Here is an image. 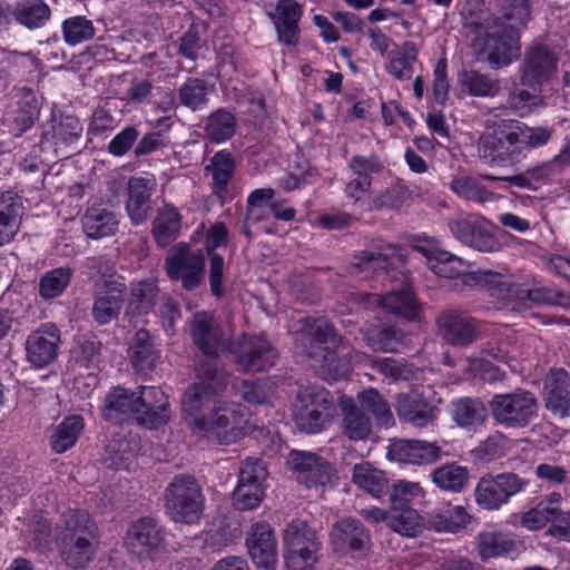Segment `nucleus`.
<instances>
[{"label": "nucleus", "mask_w": 570, "mask_h": 570, "mask_svg": "<svg viewBox=\"0 0 570 570\" xmlns=\"http://www.w3.org/2000/svg\"><path fill=\"white\" fill-rule=\"evenodd\" d=\"M371 367L393 381H407L412 377V368L392 357L371 358Z\"/></svg>", "instance_id": "nucleus-63"}, {"label": "nucleus", "mask_w": 570, "mask_h": 570, "mask_svg": "<svg viewBox=\"0 0 570 570\" xmlns=\"http://www.w3.org/2000/svg\"><path fill=\"white\" fill-rule=\"evenodd\" d=\"M532 0H502L500 17L480 10L462 13L466 35L473 36H519L531 20Z\"/></svg>", "instance_id": "nucleus-4"}, {"label": "nucleus", "mask_w": 570, "mask_h": 570, "mask_svg": "<svg viewBox=\"0 0 570 570\" xmlns=\"http://www.w3.org/2000/svg\"><path fill=\"white\" fill-rule=\"evenodd\" d=\"M198 383L189 386L181 399V407L193 417L197 426V417L208 415L215 410L216 396L223 392L229 382V375L214 362H199L197 367Z\"/></svg>", "instance_id": "nucleus-5"}, {"label": "nucleus", "mask_w": 570, "mask_h": 570, "mask_svg": "<svg viewBox=\"0 0 570 570\" xmlns=\"http://www.w3.org/2000/svg\"><path fill=\"white\" fill-rule=\"evenodd\" d=\"M284 560L288 570H315L322 540L315 528L302 519H293L283 533Z\"/></svg>", "instance_id": "nucleus-6"}, {"label": "nucleus", "mask_w": 570, "mask_h": 570, "mask_svg": "<svg viewBox=\"0 0 570 570\" xmlns=\"http://www.w3.org/2000/svg\"><path fill=\"white\" fill-rule=\"evenodd\" d=\"M205 255L202 249L194 250L188 243L174 245L164 261V269L170 281L180 282L185 291L198 288L205 274Z\"/></svg>", "instance_id": "nucleus-10"}, {"label": "nucleus", "mask_w": 570, "mask_h": 570, "mask_svg": "<svg viewBox=\"0 0 570 570\" xmlns=\"http://www.w3.org/2000/svg\"><path fill=\"white\" fill-rule=\"evenodd\" d=\"M395 411L402 421L416 428H425L436 419V407L417 390L400 393Z\"/></svg>", "instance_id": "nucleus-28"}, {"label": "nucleus", "mask_w": 570, "mask_h": 570, "mask_svg": "<svg viewBox=\"0 0 570 570\" xmlns=\"http://www.w3.org/2000/svg\"><path fill=\"white\" fill-rule=\"evenodd\" d=\"M277 357L276 348L265 337L253 335L244 338L236 364L244 373H258L273 367Z\"/></svg>", "instance_id": "nucleus-20"}, {"label": "nucleus", "mask_w": 570, "mask_h": 570, "mask_svg": "<svg viewBox=\"0 0 570 570\" xmlns=\"http://www.w3.org/2000/svg\"><path fill=\"white\" fill-rule=\"evenodd\" d=\"M454 422L461 428L483 424L488 417V409L479 399L462 397L452 403Z\"/></svg>", "instance_id": "nucleus-46"}, {"label": "nucleus", "mask_w": 570, "mask_h": 570, "mask_svg": "<svg viewBox=\"0 0 570 570\" xmlns=\"http://www.w3.org/2000/svg\"><path fill=\"white\" fill-rule=\"evenodd\" d=\"M58 528L60 530L59 538L99 540L98 525L85 510L63 512Z\"/></svg>", "instance_id": "nucleus-33"}, {"label": "nucleus", "mask_w": 570, "mask_h": 570, "mask_svg": "<svg viewBox=\"0 0 570 570\" xmlns=\"http://www.w3.org/2000/svg\"><path fill=\"white\" fill-rule=\"evenodd\" d=\"M170 403L165 392L157 386H139L135 420L148 429H158L170 420Z\"/></svg>", "instance_id": "nucleus-18"}, {"label": "nucleus", "mask_w": 570, "mask_h": 570, "mask_svg": "<svg viewBox=\"0 0 570 570\" xmlns=\"http://www.w3.org/2000/svg\"><path fill=\"white\" fill-rule=\"evenodd\" d=\"M431 478L436 488L452 493H460L469 483L470 471L466 466L451 462L435 468L431 473Z\"/></svg>", "instance_id": "nucleus-42"}, {"label": "nucleus", "mask_w": 570, "mask_h": 570, "mask_svg": "<svg viewBox=\"0 0 570 570\" xmlns=\"http://www.w3.org/2000/svg\"><path fill=\"white\" fill-rule=\"evenodd\" d=\"M126 539L131 548H139L142 552L151 553L165 544V531L157 520L144 517L131 523Z\"/></svg>", "instance_id": "nucleus-30"}, {"label": "nucleus", "mask_w": 570, "mask_h": 570, "mask_svg": "<svg viewBox=\"0 0 570 570\" xmlns=\"http://www.w3.org/2000/svg\"><path fill=\"white\" fill-rule=\"evenodd\" d=\"M352 480L357 488L373 497L380 498L389 492V481L385 473L368 462L354 465Z\"/></svg>", "instance_id": "nucleus-43"}, {"label": "nucleus", "mask_w": 570, "mask_h": 570, "mask_svg": "<svg viewBox=\"0 0 570 570\" xmlns=\"http://www.w3.org/2000/svg\"><path fill=\"white\" fill-rule=\"evenodd\" d=\"M208 92L209 87L204 79L188 78L178 89V98L184 107L197 111L208 104Z\"/></svg>", "instance_id": "nucleus-57"}, {"label": "nucleus", "mask_w": 570, "mask_h": 570, "mask_svg": "<svg viewBox=\"0 0 570 570\" xmlns=\"http://www.w3.org/2000/svg\"><path fill=\"white\" fill-rule=\"evenodd\" d=\"M435 323L439 335L451 346L466 347L483 335L481 322L459 308L444 309Z\"/></svg>", "instance_id": "nucleus-13"}, {"label": "nucleus", "mask_w": 570, "mask_h": 570, "mask_svg": "<svg viewBox=\"0 0 570 570\" xmlns=\"http://www.w3.org/2000/svg\"><path fill=\"white\" fill-rule=\"evenodd\" d=\"M155 178L132 176L127 183L126 213L132 225L147 222L153 212Z\"/></svg>", "instance_id": "nucleus-24"}, {"label": "nucleus", "mask_w": 570, "mask_h": 570, "mask_svg": "<svg viewBox=\"0 0 570 570\" xmlns=\"http://www.w3.org/2000/svg\"><path fill=\"white\" fill-rule=\"evenodd\" d=\"M159 286L155 279H142L132 284L127 309L134 315H146L155 306L159 295Z\"/></svg>", "instance_id": "nucleus-45"}, {"label": "nucleus", "mask_w": 570, "mask_h": 570, "mask_svg": "<svg viewBox=\"0 0 570 570\" xmlns=\"http://www.w3.org/2000/svg\"><path fill=\"white\" fill-rule=\"evenodd\" d=\"M515 543L502 532H482L476 538V549L482 560L508 554Z\"/></svg>", "instance_id": "nucleus-49"}, {"label": "nucleus", "mask_w": 570, "mask_h": 570, "mask_svg": "<svg viewBox=\"0 0 570 570\" xmlns=\"http://www.w3.org/2000/svg\"><path fill=\"white\" fill-rule=\"evenodd\" d=\"M493 420L507 429H522L538 414V399L525 389L518 387L509 393L494 394L489 402Z\"/></svg>", "instance_id": "nucleus-9"}, {"label": "nucleus", "mask_w": 570, "mask_h": 570, "mask_svg": "<svg viewBox=\"0 0 570 570\" xmlns=\"http://www.w3.org/2000/svg\"><path fill=\"white\" fill-rule=\"evenodd\" d=\"M360 407L371 412L379 425L393 424L394 417L387 400L375 389H368L357 394Z\"/></svg>", "instance_id": "nucleus-54"}, {"label": "nucleus", "mask_w": 570, "mask_h": 570, "mask_svg": "<svg viewBox=\"0 0 570 570\" xmlns=\"http://www.w3.org/2000/svg\"><path fill=\"white\" fill-rule=\"evenodd\" d=\"M421 517L414 509L393 511L390 515L389 527L405 537H415L421 530Z\"/></svg>", "instance_id": "nucleus-60"}, {"label": "nucleus", "mask_w": 570, "mask_h": 570, "mask_svg": "<svg viewBox=\"0 0 570 570\" xmlns=\"http://www.w3.org/2000/svg\"><path fill=\"white\" fill-rule=\"evenodd\" d=\"M138 404V391L122 386L112 387L104 400L102 416L105 420H115L119 414L135 419Z\"/></svg>", "instance_id": "nucleus-38"}, {"label": "nucleus", "mask_w": 570, "mask_h": 570, "mask_svg": "<svg viewBox=\"0 0 570 570\" xmlns=\"http://www.w3.org/2000/svg\"><path fill=\"white\" fill-rule=\"evenodd\" d=\"M334 411V401L327 390L315 385L303 387L297 393L295 424L301 432L320 433L331 422Z\"/></svg>", "instance_id": "nucleus-8"}, {"label": "nucleus", "mask_w": 570, "mask_h": 570, "mask_svg": "<svg viewBox=\"0 0 570 570\" xmlns=\"http://www.w3.org/2000/svg\"><path fill=\"white\" fill-rule=\"evenodd\" d=\"M72 268L60 266L46 272L39 281V295L43 299H52L60 296L71 282Z\"/></svg>", "instance_id": "nucleus-50"}, {"label": "nucleus", "mask_w": 570, "mask_h": 570, "mask_svg": "<svg viewBox=\"0 0 570 570\" xmlns=\"http://www.w3.org/2000/svg\"><path fill=\"white\" fill-rule=\"evenodd\" d=\"M348 168L355 177L346 184L345 194L348 198L360 200L372 191L373 176L385 170V163L376 154H357L348 160Z\"/></svg>", "instance_id": "nucleus-21"}, {"label": "nucleus", "mask_w": 570, "mask_h": 570, "mask_svg": "<svg viewBox=\"0 0 570 570\" xmlns=\"http://www.w3.org/2000/svg\"><path fill=\"white\" fill-rule=\"evenodd\" d=\"M202 129L210 142L222 144L236 134L237 118L233 111L218 108L202 120Z\"/></svg>", "instance_id": "nucleus-34"}, {"label": "nucleus", "mask_w": 570, "mask_h": 570, "mask_svg": "<svg viewBox=\"0 0 570 570\" xmlns=\"http://www.w3.org/2000/svg\"><path fill=\"white\" fill-rule=\"evenodd\" d=\"M264 498L263 484L238 483L233 493L234 505L238 510H253Z\"/></svg>", "instance_id": "nucleus-61"}, {"label": "nucleus", "mask_w": 570, "mask_h": 570, "mask_svg": "<svg viewBox=\"0 0 570 570\" xmlns=\"http://www.w3.org/2000/svg\"><path fill=\"white\" fill-rule=\"evenodd\" d=\"M389 56L387 71L397 80L410 79L413 73V63L417 56L415 43L406 41L401 49L390 51Z\"/></svg>", "instance_id": "nucleus-53"}, {"label": "nucleus", "mask_w": 570, "mask_h": 570, "mask_svg": "<svg viewBox=\"0 0 570 570\" xmlns=\"http://www.w3.org/2000/svg\"><path fill=\"white\" fill-rule=\"evenodd\" d=\"M205 170L212 174L214 194L222 197L227 193L228 185L236 171L235 158L228 150H219L212 157Z\"/></svg>", "instance_id": "nucleus-40"}, {"label": "nucleus", "mask_w": 570, "mask_h": 570, "mask_svg": "<svg viewBox=\"0 0 570 570\" xmlns=\"http://www.w3.org/2000/svg\"><path fill=\"white\" fill-rule=\"evenodd\" d=\"M330 543L338 554L363 557L372 547V538L361 520L346 517L332 525Z\"/></svg>", "instance_id": "nucleus-16"}, {"label": "nucleus", "mask_w": 570, "mask_h": 570, "mask_svg": "<svg viewBox=\"0 0 570 570\" xmlns=\"http://www.w3.org/2000/svg\"><path fill=\"white\" fill-rule=\"evenodd\" d=\"M461 87L473 97H494L500 91V82L478 70L463 71L460 79Z\"/></svg>", "instance_id": "nucleus-52"}, {"label": "nucleus", "mask_w": 570, "mask_h": 570, "mask_svg": "<svg viewBox=\"0 0 570 570\" xmlns=\"http://www.w3.org/2000/svg\"><path fill=\"white\" fill-rule=\"evenodd\" d=\"M470 521V515L462 505H448L431 514L430 523L436 531L458 532Z\"/></svg>", "instance_id": "nucleus-56"}, {"label": "nucleus", "mask_w": 570, "mask_h": 570, "mask_svg": "<svg viewBox=\"0 0 570 570\" xmlns=\"http://www.w3.org/2000/svg\"><path fill=\"white\" fill-rule=\"evenodd\" d=\"M471 279L478 286L487 288L493 297L505 301L507 307L512 311L525 309L529 303L570 308V294L552 286L533 284L527 287L514 283L510 276L491 269L475 271Z\"/></svg>", "instance_id": "nucleus-3"}, {"label": "nucleus", "mask_w": 570, "mask_h": 570, "mask_svg": "<svg viewBox=\"0 0 570 570\" xmlns=\"http://www.w3.org/2000/svg\"><path fill=\"white\" fill-rule=\"evenodd\" d=\"M444 452L436 442L424 440H394L387 448V458L405 464H433Z\"/></svg>", "instance_id": "nucleus-23"}, {"label": "nucleus", "mask_w": 570, "mask_h": 570, "mask_svg": "<svg viewBox=\"0 0 570 570\" xmlns=\"http://www.w3.org/2000/svg\"><path fill=\"white\" fill-rule=\"evenodd\" d=\"M546 409L560 417L570 416V375L561 367L550 368L543 379Z\"/></svg>", "instance_id": "nucleus-26"}, {"label": "nucleus", "mask_w": 570, "mask_h": 570, "mask_svg": "<svg viewBox=\"0 0 570 570\" xmlns=\"http://www.w3.org/2000/svg\"><path fill=\"white\" fill-rule=\"evenodd\" d=\"M180 227L181 215L175 207L166 205L158 209L151 224V234L156 244L160 248H166L178 238Z\"/></svg>", "instance_id": "nucleus-35"}, {"label": "nucleus", "mask_w": 570, "mask_h": 570, "mask_svg": "<svg viewBox=\"0 0 570 570\" xmlns=\"http://www.w3.org/2000/svg\"><path fill=\"white\" fill-rule=\"evenodd\" d=\"M558 61V55L548 46H531L525 50L521 63L522 85L532 89L540 88L556 75Z\"/></svg>", "instance_id": "nucleus-17"}, {"label": "nucleus", "mask_w": 570, "mask_h": 570, "mask_svg": "<svg viewBox=\"0 0 570 570\" xmlns=\"http://www.w3.org/2000/svg\"><path fill=\"white\" fill-rule=\"evenodd\" d=\"M448 227L456 240L475 250L494 253L501 248V243L490 229L489 222L481 216H459L450 219Z\"/></svg>", "instance_id": "nucleus-14"}, {"label": "nucleus", "mask_w": 570, "mask_h": 570, "mask_svg": "<svg viewBox=\"0 0 570 570\" xmlns=\"http://www.w3.org/2000/svg\"><path fill=\"white\" fill-rule=\"evenodd\" d=\"M353 259L354 266L361 273L381 271L393 284L387 293L380 296L379 303L385 311L409 321L419 317L421 306L412 292L410 277L405 272L396 269L406 263L402 247L394 244H379L357 252Z\"/></svg>", "instance_id": "nucleus-1"}, {"label": "nucleus", "mask_w": 570, "mask_h": 570, "mask_svg": "<svg viewBox=\"0 0 570 570\" xmlns=\"http://www.w3.org/2000/svg\"><path fill=\"white\" fill-rule=\"evenodd\" d=\"M83 430V420L79 415H70L62 420L52 431L49 444L55 453H63L71 449Z\"/></svg>", "instance_id": "nucleus-44"}, {"label": "nucleus", "mask_w": 570, "mask_h": 570, "mask_svg": "<svg viewBox=\"0 0 570 570\" xmlns=\"http://www.w3.org/2000/svg\"><path fill=\"white\" fill-rule=\"evenodd\" d=\"M303 10L295 0H279L276 4L275 27L278 36H296Z\"/></svg>", "instance_id": "nucleus-55"}, {"label": "nucleus", "mask_w": 570, "mask_h": 570, "mask_svg": "<svg viewBox=\"0 0 570 570\" xmlns=\"http://www.w3.org/2000/svg\"><path fill=\"white\" fill-rule=\"evenodd\" d=\"M164 500L166 512L175 522L193 524L204 511L200 487L190 475H176L167 485Z\"/></svg>", "instance_id": "nucleus-7"}, {"label": "nucleus", "mask_w": 570, "mask_h": 570, "mask_svg": "<svg viewBox=\"0 0 570 570\" xmlns=\"http://www.w3.org/2000/svg\"><path fill=\"white\" fill-rule=\"evenodd\" d=\"M553 129L548 126L530 127L515 119H502L491 132L478 139L479 158L490 167H509L520 163L529 150L549 142Z\"/></svg>", "instance_id": "nucleus-2"}, {"label": "nucleus", "mask_w": 570, "mask_h": 570, "mask_svg": "<svg viewBox=\"0 0 570 570\" xmlns=\"http://www.w3.org/2000/svg\"><path fill=\"white\" fill-rule=\"evenodd\" d=\"M450 189L459 197L478 204H484L494 197L478 178L468 175L454 177L450 183Z\"/></svg>", "instance_id": "nucleus-51"}, {"label": "nucleus", "mask_w": 570, "mask_h": 570, "mask_svg": "<svg viewBox=\"0 0 570 570\" xmlns=\"http://www.w3.org/2000/svg\"><path fill=\"white\" fill-rule=\"evenodd\" d=\"M363 341L374 352H395L401 342L402 333L393 326L373 327L372 325L361 328Z\"/></svg>", "instance_id": "nucleus-48"}, {"label": "nucleus", "mask_w": 570, "mask_h": 570, "mask_svg": "<svg viewBox=\"0 0 570 570\" xmlns=\"http://www.w3.org/2000/svg\"><path fill=\"white\" fill-rule=\"evenodd\" d=\"M127 291L125 277H111L95 283L91 317L96 324L104 326L119 318Z\"/></svg>", "instance_id": "nucleus-15"}, {"label": "nucleus", "mask_w": 570, "mask_h": 570, "mask_svg": "<svg viewBox=\"0 0 570 570\" xmlns=\"http://www.w3.org/2000/svg\"><path fill=\"white\" fill-rule=\"evenodd\" d=\"M82 132V125L72 115H60L52 119V139L55 145H70L78 140Z\"/></svg>", "instance_id": "nucleus-59"}, {"label": "nucleus", "mask_w": 570, "mask_h": 570, "mask_svg": "<svg viewBox=\"0 0 570 570\" xmlns=\"http://www.w3.org/2000/svg\"><path fill=\"white\" fill-rule=\"evenodd\" d=\"M296 341L304 346V352L334 350L341 343L335 326L324 317H305L301 320V330Z\"/></svg>", "instance_id": "nucleus-25"}, {"label": "nucleus", "mask_w": 570, "mask_h": 570, "mask_svg": "<svg viewBox=\"0 0 570 570\" xmlns=\"http://www.w3.org/2000/svg\"><path fill=\"white\" fill-rule=\"evenodd\" d=\"M487 60L493 68H502L520 57V38H483Z\"/></svg>", "instance_id": "nucleus-39"}, {"label": "nucleus", "mask_w": 570, "mask_h": 570, "mask_svg": "<svg viewBox=\"0 0 570 570\" xmlns=\"http://www.w3.org/2000/svg\"><path fill=\"white\" fill-rule=\"evenodd\" d=\"M529 481L513 472L488 473L480 478L474 489L476 504L488 511L499 510L512 497L523 491Z\"/></svg>", "instance_id": "nucleus-11"}, {"label": "nucleus", "mask_w": 570, "mask_h": 570, "mask_svg": "<svg viewBox=\"0 0 570 570\" xmlns=\"http://www.w3.org/2000/svg\"><path fill=\"white\" fill-rule=\"evenodd\" d=\"M570 167L567 159L559 151L551 160L542 163L535 167L529 168V176L533 183L534 188L538 184L546 183L557 175H559L564 168Z\"/></svg>", "instance_id": "nucleus-64"}, {"label": "nucleus", "mask_w": 570, "mask_h": 570, "mask_svg": "<svg viewBox=\"0 0 570 570\" xmlns=\"http://www.w3.org/2000/svg\"><path fill=\"white\" fill-rule=\"evenodd\" d=\"M81 226L87 237L101 239L118 232L119 218L115 212L102 205L88 207L81 216Z\"/></svg>", "instance_id": "nucleus-31"}, {"label": "nucleus", "mask_w": 570, "mask_h": 570, "mask_svg": "<svg viewBox=\"0 0 570 570\" xmlns=\"http://www.w3.org/2000/svg\"><path fill=\"white\" fill-rule=\"evenodd\" d=\"M161 351L156 338L147 330H138L130 338L128 358L136 372H153L160 362Z\"/></svg>", "instance_id": "nucleus-29"}, {"label": "nucleus", "mask_w": 570, "mask_h": 570, "mask_svg": "<svg viewBox=\"0 0 570 570\" xmlns=\"http://www.w3.org/2000/svg\"><path fill=\"white\" fill-rule=\"evenodd\" d=\"M60 552L66 564L72 569L83 568L89 563L98 549L99 540L86 538H59Z\"/></svg>", "instance_id": "nucleus-37"}, {"label": "nucleus", "mask_w": 570, "mask_h": 570, "mask_svg": "<svg viewBox=\"0 0 570 570\" xmlns=\"http://www.w3.org/2000/svg\"><path fill=\"white\" fill-rule=\"evenodd\" d=\"M61 342L60 331L53 323H45L32 331L26 340V355L28 362L38 368L51 364L58 356Z\"/></svg>", "instance_id": "nucleus-19"}, {"label": "nucleus", "mask_w": 570, "mask_h": 570, "mask_svg": "<svg viewBox=\"0 0 570 570\" xmlns=\"http://www.w3.org/2000/svg\"><path fill=\"white\" fill-rule=\"evenodd\" d=\"M12 16L20 24L33 29L41 27L50 17V9L42 0H30L18 4Z\"/></svg>", "instance_id": "nucleus-58"}, {"label": "nucleus", "mask_w": 570, "mask_h": 570, "mask_svg": "<svg viewBox=\"0 0 570 570\" xmlns=\"http://www.w3.org/2000/svg\"><path fill=\"white\" fill-rule=\"evenodd\" d=\"M18 100L12 111V122L16 135H22L30 129L39 116V104L36 95L27 88L19 89Z\"/></svg>", "instance_id": "nucleus-41"}, {"label": "nucleus", "mask_w": 570, "mask_h": 570, "mask_svg": "<svg viewBox=\"0 0 570 570\" xmlns=\"http://www.w3.org/2000/svg\"><path fill=\"white\" fill-rule=\"evenodd\" d=\"M189 332L193 344L205 357L202 362L217 364L220 353L227 351L230 346L229 338L213 313L205 311L195 313L189 325Z\"/></svg>", "instance_id": "nucleus-12"}, {"label": "nucleus", "mask_w": 570, "mask_h": 570, "mask_svg": "<svg viewBox=\"0 0 570 570\" xmlns=\"http://www.w3.org/2000/svg\"><path fill=\"white\" fill-rule=\"evenodd\" d=\"M292 463L296 480L308 489L324 487L335 476L332 464L314 453L293 452Z\"/></svg>", "instance_id": "nucleus-27"}, {"label": "nucleus", "mask_w": 570, "mask_h": 570, "mask_svg": "<svg viewBox=\"0 0 570 570\" xmlns=\"http://www.w3.org/2000/svg\"><path fill=\"white\" fill-rule=\"evenodd\" d=\"M468 264L462 258L458 257L454 254H451L445 250L439 252L438 256H435V259L431 261V267L430 269L438 276L448 278V279H455L464 277V283H474L478 285L474 281L471 279L472 273H466L468 271Z\"/></svg>", "instance_id": "nucleus-47"}, {"label": "nucleus", "mask_w": 570, "mask_h": 570, "mask_svg": "<svg viewBox=\"0 0 570 570\" xmlns=\"http://www.w3.org/2000/svg\"><path fill=\"white\" fill-rule=\"evenodd\" d=\"M341 432L350 441H365L372 433V420L352 399L341 404Z\"/></svg>", "instance_id": "nucleus-32"}, {"label": "nucleus", "mask_w": 570, "mask_h": 570, "mask_svg": "<svg viewBox=\"0 0 570 570\" xmlns=\"http://www.w3.org/2000/svg\"><path fill=\"white\" fill-rule=\"evenodd\" d=\"M306 356L312 360L311 366L324 381L336 382L350 371L348 362L338 357L334 350L306 351Z\"/></svg>", "instance_id": "nucleus-36"}, {"label": "nucleus", "mask_w": 570, "mask_h": 570, "mask_svg": "<svg viewBox=\"0 0 570 570\" xmlns=\"http://www.w3.org/2000/svg\"><path fill=\"white\" fill-rule=\"evenodd\" d=\"M248 553L257 568L274 570L277 563V541L267 522H256L246 537Z\"/></svg>", "instance_id": "nucleus-22"}, {"label": "nucleus", "mask_w": 570, "mask_h": 570, "mask_svg": "<svg viewBox=\"0 0 570 570\" xmlns=\"http://www.w3.org/2000/svg\"><path fill=\"white\" fill-rule=\"evenodd\" d=\"M233 417V411L215 405V410H212L208 415L197 417V428L206 432L216 433L219 436L222 431H226L230 426Z\"/></svg>", "instance_id": "nucleus-62"}]
</instances>
